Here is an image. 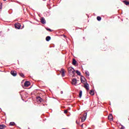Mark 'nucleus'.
<instances>
[{"instance_id":"9d476101","label":"nucleus","mask_w":129,"mask_h":129,"mask_svg":"<svg viewBox=\"0 0 129 129\" xmlns=\"http://www.w3.org/2000/svg\"><path fill=\"white\" fill-rule=\"evenodd\" d=\"M84 87L87 90H89V85L87 83L86 84H84Z\"/></svg>"},{"instance_id":"f8f14e48","label":"nucleus","mask_w":129,"mask_h":129,"mask_svg":"<svg viewBox=\"0 0 129 129\" xmlns=\"http://www.w3.org/2000/svg\"><path fill=\"white\" fill-rule=\"evenodd\" d=\"M108 118L109 119V120H113V117L112 116V114H110L108 116Z\"/></svg>"},{"instance_id":"5701e85b","label":"nucleus","mask_w":129,"mask_h":129,"mask_svg":"<svg viewBox=\"0 0 129 129\" xmlns=\"http://www.w3.org/2000/svg\"><path fill=\"white\" fill-rule=\"evenodd\" d=\"M85 74H86V76L87 77L89 76V72H85Z\"/></svg>"},{"instance_id":"bb28decb","label":"nucleus","mask_w":129,"mask_h":129,"mask_svg":"<svg viewBox=\"0 0 129 129\" xmlns=\"http://www.w3.org/2000/svg\"><path fill=\"white\" fill-rule=\"evenodd\" d=\"M67 112H68L67 110H66L64 111V113H67Z\"/></svg>"},{"instance_id":"b1692460","label":"nucleus","mask_w":129,"mask_h":129,"mask_svg":"<svg viewBox=\"0 0 129 129\" xmlns=\"http://www.w3.org/2000/svg\"><path fill=\"white\" fill-rule=\"evenodd\" d=\"M47 31H49V32H52V30L50 28H46Z\"/></svg>"},{"instance_id":"423d86ee","label":"nucleus","mask_w":129,"mask_h":129,"mask_svg":"<svg viewBox=\"0 0 129 129\" xmlns=\"http://www.w3.org/2000/svg\"><path fill=\"white\" fill-rule=\"evenodd\" d=\"M77 83V80L76 79H73L72 81V84L73 85H75L76 86Z\"/></svg>"},{"instance_id":"393cba45","label":"nucleus","mask_w":129,"mask_h":129,"mask_svg":"<svg viewBox=\"0 0 129 129\" xmlns=\"http://www.w3.org/2000/svg\"><path fill=\"white\" fill-rule=\"evenodd\" d=\"M2 5L3 4H0V10H2V9H3Z\"/></svg>"},{"instance_id":"c85d7f7f","label":"nucleus","mask_w":129,"mask_h":129,"mask_svg":"<svg viewBox=\"0 0 129 129\" xmlns=\"http://www.w3.org/2000/svg\"><path fill=\"white\" fill-rule=\"evenodd\" d=\"M76 123H77V124H78V122H77V121H76Z\"/></svg>"},{"instance_id":"a878e982","label":"nucleus","mask_w":129,"mask_h":129,"mask_svg":"<svg viewBox=\"0 0 129 129\" xmlns=\"http://www.w3.org/2000/svg\"><path fill=\"white\" fill-rule=\"evenodd\" d=\"M120 129H124V127L122 125V127L120 128Z\"/></svg>"},{"instance_id":"f03ea898","label":"nucleus","mask_w":129,"mask_h":129,"mask_svg":"<svg viewBox=\"0 0 129 129\" xmlns=\"http://www.w3.org/2000/svg\"><path fill=\"white\" fill-rule=\"evenodd\" d=\"M86 116H87V113H85L83 114V117L81 118L82 119V122L85 121V119H86Z\"/></svg>"},{"instance_id":"dca6fc26","label":"nucleus","mask_w":129,"mask_h":129,"mask_svg":"<svg viewBox=\"0 0 129 129\" xmlns=\"http://www.w3.org/2000/svg\"><path fill=\"white\" fill-rule=\"evenodd\" d=\"M77 62V61H76V60L75 59H73V65H76V63Z\"/></svg>"},{"instance_id":"aec40b11","label":"nucleus","mask_w":129,"mask_h":129,"mask_svg":"<svg viewBox=\"0 0 129 129\" xmlns=\"http://www.w3.org/2000/svg\"><path fill=\"white\" fill-rule=\"evenodd\" d=\"M76 73H77L78 75H79V76L81 75V73H80V72L78 71H76Z\"/></svg>"},{"instance_id":"a211bd4d","label":"nucleus","mask_w":129,"mask_h":129,"mask_svg":"<svg viewBox=\"0 0 129 129\" xmlns=\"http://www.w3.org/2000/svg\"><path fill=\"white\" fill-rule=\"evenodd\" d=\"M19 74L21 77H25V75L22 73H19Z\"/></svg>"},{"instance_id":"cd10ccee","label":"nucleus","mask_w":129,"mask_h":129,"mask_svg":"<svg viewBox=\"0 0 129 129\" xmlns=\"http://www.w3.org/2000/svg\"><path fill=\"white\" fill-rule=\"evenodd\" d=\"M82 127H83V124L81 125Z\"/></svg>"},{"instance_id":"0eeeda50","label":"nucleus","mask_w":129,"mask_h":129,"mask_svg":"<svg viewBox=\"0 0 129 129\" xmlns=\"http://www.w3.org/2000/svg\"><path fill=\"white\" fill-rule=\"evenodd\" d=\"M41 23H42L43 25H45L46 24V20H45V18L44 17H42L40 19Z\"/></svg>"},{"instance_id":"f257e3e1","label":"nucleus","mask_w":129,"mask_h":129,"mask_svg":"<svg viewBox=\"0 0 129 129\" xmlns=\"http://www.w3.org/2000/svg\"><path fill=\"white\" fill-rule=\"evenodd\" d=\"M68 72L69 74L72 73L73 75V77H74L75 75V70L72 67H70L68 69Z\"/></svg>"},{"instance_id":"412c9836","label":"nucleus","mask_w":129,"mask_h":129,"mask_svg":"<svg viewBox=\"0 0 129 129\" xmlns=\"http://www.w3.org/2000/svg\"><path fill=\"white\" fill-rule=\"evenodd\" d=\"M97 21H101V17H100V16H98L97 17Z\"/></svg>"},{"instance_id":"39448f33","label":"nucleus","mask_w":129,"mask_h":129,"mask_svg":"<svg viewBox=\"0 0 129 129\" xmlns=\"http://www.w3.org/2000/svg\"><path fill=\"white\" fill-rule=\"evenodd\" d=\"M60 73H61L62 77H64V76H65V70H64V69H61Z\"/></svg>"},{"instance_id":"9b49d317","label":"nucleus","mask_w":129,"mask_h":129,"mask_svg":"<svg viewBox=\"0 0 129 129\" xmlns=\"http://www.w3.org/2000/svg\"><path fill=\"white\" fill-rule=\"evenodd\" d=\"M36 100L37 102H42V101H43V99L40 98V97H37Z\"/></svg>"},{"instance_id":"4468645a","label":"nucleus","mask_w":129,"mask_h":129,"mask_svg":"<svg viewBox=\"0 0 129 129\" xmlns=\"http://www.w3.org/2000/svg\"><path fill=\"white\" fill-rule=\"evenodd\" d=\"M123 4H124V5H125L126 6H128L129 5V2L127 1H124L123 2Z\"/></svg>"},{"instance_id":"7c9ffc66","label":"nucleus","mask_w":129,"mask_h":129,"mask_svg":"<svg viewBox=\"0 0 129 129\" xmlns=\"http://www.w3.org/2000/svg\"><path fill=\"white\" fill-rule=\"evenodd\" d=\"M64 37H66V36H64Z\"/></svg>"},{"instance_id":"2eb2a0df","label":"nucleus","mask_w":129,"mask_h":129,"mask_svg":"<svg viewBox=\"0 0 129 129\" xmlns=\"http://www.w3.org/2000/svg\"><path fill=\"white\" fill-rule=\"evenodd\" d=\"M50 40H51V37L47 36L46 37V41H47V42H49V41H50Z\"/></svg>"},{"instance_id":"6ab92c4d","label":"nucleus","mask_w":129,"mask_h":129,"mask_svg":"<svg viewBox=\"0 0 129 129\" xmlns=\"http://www.w3.org/2000/svg\"><path fill=\"white\" fill-rule=\"evenodd\" d=\"M82 96V91H80V93H79L80 98H81Z\"/></svg>"},{"instance_id":"6e6552de","label":"nucleus","mask_w":129,"mask_h":129,"mask_svg":"<svg viewBox=\"0 0 129 129\" xmlns=\"http://www.w3.org/2000/svg\"><path fill=\"white\" fill-rule=\"evenodd\" d=\"M85 80H86V79H85V78H84V77L82 76L81 77V81L82 83H83L84 84H85Z\"/></svg>"},{"instance_id":"ddd939ff","label":"nucleus","mask_w":129,"mask_h":129,"mask_svg":"<svg viewBox=\"0 0 129 129\" xmlns=\"http://www.w3.org/2000/svg\"><path fill=\"white\" fill-rule=\"evenodd\" d=\"M7 127V126L5 124H0V129H5Z\"/></svg>"},{"instance_id":"1a4fd4ad","label":"nucleus","mask_w":129,"mask_h":129,"mask_svg":"<svg viewBox=\"0 0 129 129\" xmlns=\"http://www.w3.org/2000/svg\"><path fill=\"white\" fill-rule=\"evenodd\" d=\"M11 74L13 76H17V72L16 71H12L11 72Z\"/></svg>"},{"instance_id":"7ed1b4c3","label":"nucleus","mask_w":129,"mask_h":129,"mask_svg":"<svg viewBox=\"0 0 129 129\" xmlns=\"http://www.w3.org/2000/svg\"><path fill=\"white\" fill-rule=\"evenodd\" d=\"M15 27L16 29H21V24L20 23H16L15 24Z\"/></svg>"},{"instance_id":"20e7f679","label":"nucleus","mask_w":129,"mask_h":129,"mask_svg":"<svg viewBox=\"0 0 129 129\" xmlns=\"http://www.w3.org/2000/svg\"><path fill=\"white\" fill-rule=\"evenodd\" d=\"M31 83L29 81H26L24 83V86L25 87H29L30 86Z\"/></svg>"},{"instance_id":"f3484780","label":"nucleus","mask_w":129,"mask_h":129,"mask_svg":"<svg viewBox=\"0 0 129 129\" xmlns=\"http://www.w3.org/2000/svg\"><path fill=\"white\" fill-rule=\"evenodd\" d=\"M90 94L91 95H94V91L93 90H91L90 92Z\"/></svg>"},{"instance_id":"c756f323","label":"nucleus","mask_w":129,"mask_h":129,"mask_svg":"<svg viewBox=\"0 0 129 129\" xmlns=\"http://www.w3.org/2000/svg\"><path fill=\"white\" fill-rule=\"evenodd\" d=\"M4 2H6V1H7V0H3Z\"/></svg>"},{"instance_id":"4be33fe9","label":"nucleus","mask_w":129,"mask_h":129,"mask_svg":"<svg viewBox=\"0 0 129 129\" xmlns=\"http://www.w3.org/2000/svg\"><path fill=\"white\" fill-rule=\"evenodd\" d=\"M15 124H16V123L14 122H11L10 123V125H15Z\"/></svg>"}]
</instances>
